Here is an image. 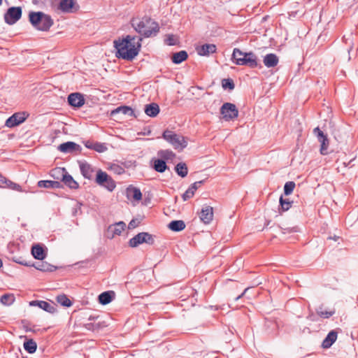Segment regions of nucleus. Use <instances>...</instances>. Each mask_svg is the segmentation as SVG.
<instances>
[{
    "instance_id": "nucleus-1",
    "label": "nucleus",
    "mask_w": 358,
    "mask_h": 358,
    "mask_svg": "<svg viewBox=\"0 0 358 358\" xmlns=\"http://www.w3.org/2000/svg\"><path fill=\"white\" fill-rule=\"evenodd\" d=\"M142 38H136L135 36L127 35L124 38H119L114 41L116 57L131 61L139 53L141 48Z\"/></svg>"
},
{
    "instance_id": "nucleus-2",
    "label": "nucleus",
    "mask_w": 358,
    "mask_h": 358,
    "mask_svg": "<svg viewBox=\"0 0 358 358\" xmlns=\"http://www.w3.org/2000/svg\"><path fill=\"white\" fill-rule=\"evenodd\" d=\"M131 25L138 33L146 38L150 37L159 31L157 23L147 17L133 19Z\"/></svg>"
},
{
    "instance_id": "nucleus-3",
    "label": "nucleus",
    "mask_w": 358,
    "mask_h": 358,
    "mask_svg": "<svg viewBox=\"0 0 358 358\" xmlns=\"http://www.w3.org/2000/svg\"><path fill=\"white\" fill-rule=\"evenodd\" d=\"M29 19L32 26L39 31H47L53 24L52 17L41 11L30 12Z\"/></svg>"
},
{
    "instance_id": "nucleus-4",
    "label": "nucleus",
    "mask_w": 358,
    "mask_h": 358,
    "mask_svg": "<svg viewBox=\"0 0 358 358\" xmlns=\"http://www.w3.org/2000/svg\"><path fill=\"white\" fill-rule=\"evenodd\" d=\"M232 59L237 65H248L251 68H255L258 65L257 57L252 52L245 53L238 48L234 49Z\"/></svg>"
},
{
    "instance_id": "nucleus-5",
    "label": "nucleus",
    "mask_w": 358,
    "mask_h": 358,
    "mask_svg": "<svg viewBox=\"0 0 358 358\" xmlns=\"http://www.w3.org/2000/svg\"><path fill=\"white\" fill-rule=\"evenodd\" d=\"M162 136L166 141L170 143L175 149L183 150L187 145V141L184 136L178 135L171 131H164Z\"/></svg>"
},
{
    "instance_id": "nucleus-6",
    "label": "nucleus",
    "mask_w": 358,
    "mask_h": 358,
    "mask_svg": "<svg viewBox=\"0 0 358 358\" xmlns=\"http://www.w3.org/2000/svg\"><path fill=\"white\" fill-rule=\"evenodd\" d=\"M55 175H57L56 178L59 179V176H61L62 181L69 187L71 189H77L78 188V183L73 178V177L68 173L66 170L64 168H57L53 170V176L55 177Z\"/></svg>"
},
{
    "instance_id": "nucleus-7",
    "label": "nucleus",
    "mask_w": 358,
    "mask_h": 358,
    "mask_svg": "<svg viewBox=\"0 0 358 358\" xmlns=\"http://www.w3.org/2000/svg\"><path fill=\"white\" fill-rule=\"evenodd\" d=\"M96 182L110 192H112L116 187L115 182L113 178L101 169L98 170L96 173Z\"/></svg>"
},
{
    "instance_id": "nucleus-8",
    "label": "nucleus",
    "mask_w": 358,
    "mask_h": 358,
    "mask_svg": "<svg viewBox=\"0 0 358 358\" xmlns=\"http://www.w3.org/2000/svg\"><path fill=\"white\" fill-rule=\"evenodd\" d=\"M220 113L226 121H230L236 119L238 115V110L234 103H225L220 108Z\"/></svg>"
},
{
    "instance_id": "nucleus-9",
    "label": "nucleus",
    "mask_w": 358,
    "mask_h": 358,
    "mask_svg": "<svg viewBox=\"0 0 358 358\" xmlns=\"http://www.w3.org/2000/svg\"><path fill=\"white\" fill-rule=\"evenodd\" d=\"M148 243L152 245L154 243L153 236L147 232H141L131 238L129 245L131 248H136L140 244Z\"/></svg>"
},
{
    "instance_id": "nucleus-10",
    "label": "nucleus",
    "mask_w": 358,
    "mask_h": 358,
    "mask_svg": "<svg viewBox=\"0 0 358 358\" xmlns=\"http://www.w3.org/2000/svg\"><path fill=\"white\" fill-rule=\"evenodd\" d=\"M313 134L317 136L318 141L320 143V152L322 155H327L328 149L329 146V141L322 131L319 127H316L313 129Z\"/></svg>"
},
{
    "instance_id": "nucleus-11",
    "label": "nucleus",
    "mask_w": 358,
    "mask_h": 358,
    "mask_svg": "<svg viewBox=\"0 0 358 358\" xmlns=\"http://www.w3.org/2000/svg\"><path fill=\"white\" fill-rule=\"evenodd\" d=\"M28 117L29 113L27 112L15 113L6 120L5 125L7 127L13 128L24 122Z\"/></svg>"
},
{
    "instance_id": "nucleus-12",
    "label": "nucleus",
    "mask_w": 358,
    "mask_h": 358,
    "mask_svg": "<svg viewBox=\"0 0 358 358\" xmlns=\"http://www.w3.org/2000/svg\"><path fill=\"white\" fill-rule=\"evenodd\" d=\"M22 16V9L20 7L9 8L4 15V20L8 24H15Z\"/></svg>"
},
{
    "instance_id": "nucleus-13",
    "label": "nucleus",
    "mask_w": 358,
    "mask_h": 358,
    "mask_svg": "<svg viewBox=\"0 0 358 358\" xmlns=\"http://www.w3.org/2000/svg\"><path fill=\"white\" fill-rule=\"evenodd\" d=\"M0 187L1 188H8L13 190H15L17 192H22V187L20 185L11 181L8 179L2 174L0 173Z\"/></svg>"
},
{
    "instance_id": "nucleus-14",
    "label": "nucleus",
    "mask_w": 358,
    "mask_h": 358,
    "mask_svg": "<svg viewBox=\"0 0 358 358\" xmlns=\"http://www.w3.org/2000/svg\"><path fill=\"white\" fill-rule=\"evenodd\" d=\"M199 217L203 223L209 224L213 218V207L210 206H204L199 213Z\"/></svg>"
},
{
    "instance_id": "nucleus-15",
    "label": "nucleus",
    "mask_w": 358,
    "mask_h": 358,
    "mask_svg": "<svg viewBox=\"0 0 358 358\" xmlns=\"http://www.w3.org/2000/svg\"><path fill=\"white\" fill-rule=\"evenodd\" d=\"M217 47L215 44H203L198 45L196 50L200 56H209L210 54L216 52Z\"/></svg>"
},
{
    "instance_id": "nucleus-16",
    "label": "nucleus",
    "mask_w": 358,
    "mask_h": 358,
    "mask_svg": "<svg viewBox=\"0 0 358 358\" xmlns=\"http://www.w3.org/2000/svg\"><path fill=\"white\" fill-rule=\"evenodd\" d=\"M69 103L73 107H80L85 103L83 96L79 93H72L68 97Z\"/></svg>"
},
{
    "instance_id": "nucleus-17",
    "label": "nucleus",
    "mask_w": 358,
    "mask_h": 358,
    "mask_svg": "<svg viewBox=\"0 0 358 358\" xmlns=\"http://www.w3.org/2000/svg\"><path fill=\"white\" fill-rule=\"evenodd\" d=\"M203 180H200L195 182L192 185H191V186L182 195V200L185 201L192 198L195 194V192L203 184Z\"/></svg>"
},
{
    "instance_id": "nucleus-18",
    "label": "nucleus",
    "mask_w": 358,
    "mask_h": 358,
    "mask_svg": "<svg viewBox=\"0 0 358 358\" xmlns=\"http://www.w3.org/2000/svg\"><path fill=\"white\" fill-rule=\"evenodd\" d=\"M126 194L128 199H134L139 201L142 199V194L141 190L135 187L129 186L126 189Z\"/></svg>"
},
{
    "instance_id": "nucleus-19",
    "label": "nucleus",
    "mask_w": 358,
    "mask_h": 358,
    "mask_svg": "<svg viewBox=\"0 0 358 358\" xmlns=\"http://www.w3.org/2000/svg\"><path fill=\"white\" fill-rule=\"evenodd\" d=\"M75 5V0H59L58 9L64 13H72Z\"/></svg>"
},
{
    "instance_id": "nucleus-20",
    "label": "nucleus",
    "mask_w": 358,
    "mask_h": 358,
    "mask_svg": "<svg viewBox=\"0 0 358 358\" xmlns=\"http://www.w3.org/2000/svg\"><path fill=\"white\" fill-rule=\"evenodd\" d=\"M31 255L35 259L38 260H43L46 257V252L40 244H35L32 246Z\"/></svg>"
},
{
    "instance_id": "nucleus-21",
    "label": "nucleus",
    "mask_w": 358,
    "mask_h": 358,
    "mask_svg": "<svg viewBox=\"0 0 358 358\" xmlns=\"http://www.w3.org/2000/svg\"><path fill=\"white\" fill-rule=\"evenodd\" d=\"M80 169L82 175L87 179H92L94 175V169L87 162L80 163Z\"/></svg>"
},
{
    "instance_id": "nucleus-22",
    "label": "nucleus",
    "mask_w": 358,
    "mask_h": 358,
    "mask_svg": "<svg viewBox=\"0 0 358 358\" xmlns=\"http://www.w3.org/2000/svg\"><path fill=\"white\" fill-rule=\"evenodd\" d=\"M338 337V332L335 330L331 331L324 339L322 346L323 348H330L333 343L336 341Z\"/></svg>"
},
{
    "instance_id": "nucleus-23",
    "label": "nucleus",
    "mask_w": 358,
    "mask_h": 358,
    "mask_svg": "<svg viewBox=\"0 0 358 358\" xmlns=\"http://www.w3.org/2000/svg\"><path fill=\"white\" fill-rule=\"evenodd\" d=\"M31 306H38L40 308L50 313H54L56 311V308L54 306L51 305L47 301H33L30 303Z\"/></svg>"
},
{
    "instance_id": "nucleus-24",
    "label": "nucleus",
    "mask_w": 358,
    "mask_h": 358,
    "mask_svg": "<svg viewBox=\"0 0 358 358\" xmlns=\"http://www.w3.org/2000/svg\"><path fill=\"white\" fill-rule=\"evenodd\" d=\"M278 57L276 56V55L273 53L266 55L264 57L263 60L264 65L268 68L274 67L277 66L278 64Z\"/></svg>"
},
{
    "instance_id": "nucleus-25",
    "label": "nucleus",
    "mask_w": 358,
    "mask_h": 358,
    "mask_svg": "<svg viewBox=\"0 0 358 358\" xmlns=\"http://www.w3.org/2000/svg\"><path fill=\"white\" fill-rule=\"evenodd\" d=\"M145 113L150 117H155L159 113V107L155 103L148 104L145 107Z\"/></svg>"
},
{
    "instance_id": "nucleus-26",
    "label": "nucleus",
    "mask_w": 358,
    "mask_h": 358,
    "mask_svg": "<svg viewBox=\"0 0 358 358\" xmlns=\"http://www.w3.org/2000/svg\"><path fill=\"white\" fill-rule=\"evenodd\" d=\"M126 224L124 222H119L113 226H110L108 231L113 232L111 238H113L115 235H120L121 233L124 230Z\"/></svg>"
},
{
    "instance_id": "nucleus-27",
    "label": "nucleus",
    "mask_w": 358,
    "mask_h": 358,
    "mask_svg": "<svg viewBox=\"0 0 358 358\" xmlns=\"http://www.w3.org/2000/svg\"><path fill=\"white\" fill-rule=\"evenodd\" d=\"M188 55L186 51L181 50L176 52L172 56V62L175 64H180L187 59Z\"/></svg>"
},
{
    "instance_id": "nucleus-28",
    "label": "nucleus",
    "mask_w": 358,
    "mask_h": 358,
    "mask_svg": "<svg viewBox=\"0 0 358 358\" xmlns=\"http://www.w3.org/2000/svg\"><path fill=\"white\" fill-rule=\"evenodd\" d=\"M153 168L159 173H164L168 168L166 162L162 159H153Z\"/></svg>"
},
{
    "instance_id": "nucleus-29",
    "label": "nucleus",
    "mask_w": 358,
    "mask_h": 358,
    "mask_svg": "<svg viewBox=\"0 0 358 358\" xmlns=\"http://www.w3.org/2000/svg\"><path fill=\"white\" fill-rule=\"evenodd\" d=\"M38 186L43 188H59L60 182L52 180H40L38 182Z\"/></svg>"
},
{
    "instance_id": "nucleus-30",
    "label": "nucleus",
    "mask_w": 358,
    "mask_h": 358,
    "mask_svg": "<svg viewBox=\"0 0 358 358\" xmlns=\"http://www.w3.org/2000/svg\"><path fill=\"white\" fill-rule=\"evenodd\" d=\"M169 228L173 231H180L185 228V224L182 220H174L169 224Z\"/></svg>"
},
{
    "instance_id": "nucleus-31",
    "label": "nucleus",
    "mask_w": 358,
    "mask_h": 358,
    "mask_svg": "<svg viewBox=\"0 0 358 358\" xmlns=\"http://www.w3.org/2000/svg\"><path fill=\"white\" fill-rule=\"evenodd\" d=\"M77 144L73 142H66L59 145L58 149L62 152H70L76 149Z\"/></svg>"
},
{
    "instance_id": "nucleus-32",
    "label": "nucleus",
    "mask_w": 358,
    "mask_h": 358,
    "mask_svg": "<svg viewBox=\"0 0 358 358\" xmlns=\"http://www.w3.org/2000/svg\"><path fill=\"white\" fill-rule=\"evenodd\" d=\"M175 170L178 176H180L182 178H185L187 176L188 173V169L185 163H178L176 167Z\"/></svg>"
},
{
    "instance_id": "nucleus-33",
    "label": "nucleus",
    "mask_w": 358,
    "mask_h": 358,
    "mask_svg": "<svg viewBox=\"0 0 358 358\" xmlns=\"http://www.w3.org/2000/svg\"><path fill=\"white\" fill-rule=\"evenodd\" d=\"M36 343L32 339H29L24 343V348L29 353L35 352L36 350Z\"/></svg>"
},
{
    "instance_id": "nucleus-34",
    "label": "nucleus",
    "mask_w": 358,
    "mask_h": 358,
    "mask_svg": "<svg viewBox=\"0 0 358 358\" xmlns=\"http://www.w3.org/2000/svg\"><path fill=\"white\" fill-rule=\"evenodd\" d=\"M56 301L64 307H70L72 305L71 300L65 294H60L56 297Z\"/></svg>"
},
{
    "instance_id": "nucleus-35",
    "label": "nucleus",
    "mask_w": 358,
    "mask_h": 358,
    "mask_svg": "<svg viewBox=\"0 0 358 358\" xmlns=\"http://www.w3.org/2000/svg\"><path fill=\"white\" fill-rule=\"evenodd\" d=\"M0 301L5 306H10L15 301V296L13 294H6L1 296Z\"/></svg>"
},
{
    "instance_id": "nucleus-36",
    "label": "nucleus",
    "mask_w": 358,
    "mask_h": 358,
    "mask_svg": "<svg viewBox=\"0 0 358 358\" xmlns=\"http://www.w3.org/2000/svg\"><path fill=\"white\" fill-rule=\"evenodd\" d=\"M121 113L124 115H133L134 111L129 106H120L112 111V114Z\"/></svg>"
},
{
    "instance_id": "nucleus-37",
    "label": "nucleus",
    "mask_w": 358,
    "mask_h": 358,
    "mask_svg": "<svg viewBox=\"0 0 358 358\" xmlns=\"http://www.w3.org/2000/svg\"><path fill=\"white\" fill-rule=\"evenodd\" d=\"M112 301V297L108 292L101 293L99 296V301L101 304L106 305Z\"/></svg>"
},
{
    "instance_id": "nucleus-38",
    "label": "nucleus",
    "mask_w": 358,
    "mask_h": 358,
    "mask_svg": "<svg viewBox=\"0 0 358 358\" xmlns=\"http://www.w3.org/2000/svg\"><path fill=\"white\" fill-rule=\"evenodd\" d=\"M92 149L98 152H104L107 150L108 148L105 143H94L92 146Z\"/></svg>"
},
{
    "instance_id": "nucleus-39",
    "label": "nucleus",
    "mask_w": 358,
    "mask_h": 358,
    "mask_svg": "<svg viewBox=\"0 0 358 358\" xmlns=\"http://www.w3.org/2000/svg\"><path fill=\"white\" fill-rule=\"evenodd\" d=\"M31 266L35 267L37 270H39V271H41L43 272L52 271L51 268V266L48 264H45V263L32 264Z\"/></svg>"
},
{
    "instance_id": "nucleus-40",
    "label": "nucleus",
    "mask_w": 358,
    "mask_h": 358,
    "mask_svg": "<svg viewBox=\"0 0 358 358\" xmlns=\"http://www.w3.org/2000/svg\"><path fill=\"white\" fill-rule=\"evenodd\" d=\"M295 187V183L292 181L287 182L284 186L285 194H290Z\"/></svg>"
},
{
    "instance_id": "nucleus-41",
    "label": "nucleus",
    "mask_w": 358,
    "mask_h": 358,
    "mask_svg": "<svg viewBox=\"0 0 358 358\" xmlns=\"http://www.w3.org/2000/svg\"><path fill=\"white\" fill-rule=\"evenodd\" d=\"M222 87L224 89L229 88L233 90L234 88V83L231 79H223L222 81Z\"/></svg>"
},
{
    "instance_id": "nucleus-42",
    "label": "nucleus",
    "mask_w": 358,
    "mask_h": 358,
    "mask_svg": "<svg viewBox=\"0 0 358 358\" xmlns=\"http://www.w3.org/2000/svg\"><path fill=\"white\" fill-rule=\"evenodd\" d=\"M280 206L283 210H287L291 207V202L288 200L284 199L282 196L280 199Z\"/></svg>"
},
{
    "instance_id": "nucleus-43",
    "label": "nucleus",
    "mask_w": 358,
    "mask_h": 358,
    "mask_svg": "<svg viewBox=\"0 0 358 358\" xmlns=\"http://www.w3.org/2000/svg\"><path fill=\"white\" fill-rule=\"evenodd\" d=\"M318 315L323 318H329L334 314V311L320 310L317 311Z\"/></svg>"
},
{
    "instance_id": "nucleus-44",
    "label": "nucleus",
    "mask_w": 358,
    "mask_h": 358,
    "mask_svg": "<svg viewBox=\"0 0 358 358\" xmlns=\"http://www.w3.org/2000/svg\"><path fill=\"white\" fill-rule=\"evenodd\" d=\"M159 155L164 158H170L171 157H173L175 155L171 151L169 150H162L159 152Z\"/></svg>"
},
{
    "instance_id": "nucleus-45",
    "label": "nucleus",
    "mask_w": 358,
    "mask_h": 358,
    "mask_svg": "<svg viewBox=\"0 0 358 358\" xmlns=\"http://www.w3.org/2000/svg\"><path fill=\"white\" fill-rule=\"evenodd\" d=\"M176 38L173 35H169L166 39V42L169 45H175L176 43Z\"/></svg>"
},
{
    "instance_id": "nucleus-46",
    "label": "nucleus",
    "mask_w": 358,
    "mask_h": 358,
    "mask_svg": "<svg viewBox=\"0 0 358 358\" xmlns=\"http://www.w3.org/2000/svg\"><path fill=\"white\" fill-rule=\"evenodd\" d=\"M140 222L137 220H135V219H133L129 223V225H128V228L129 229H135L136 227H137L139 224Z\"/></svg>"
},
{
    "instance_id": "nucleus-47",
    "label": "nucleus",
    "mask_w": 358,
    "mask_h": 358,
    "mask_svg": "<svg viewBox=\"0 0 358 358\" xmlns=\"http://www.w3.org/2000/svg\"><path fill=\"white\" fill-rule=\"evenodd\" d=\"M248 288L245 289V290L243 291V292L241 295H239L238 296H237V297L235 299V300H236V301H237V300H238L239 299H241V297H242V296L245 294V292H247V290H248Z\"/></svg>"
},
{
    "instance_id": "nucleus-48",
    "label": "nucleus",
    "mask_w": 358,
    "mask_h": 358,
    "mask_svg": "<svg viewBox=\"0 0 358 358\" xmlns=\"http://www.w3.org/2000/svg\"><path fill=\"white\" fill-rule=\"evenodd\" d=\"M93 144H94V143L87 142L85 144V145H86L87 148L92 149V146Z\"/></svg>"
},
{
    "instance_id": "nucleus-49",
    "label": "nucleus",
    "mask_w": 358,
    "mask_h": 358,
    "mask_svg": "<svg viewBox=\"0 0 358 358\" xmlns=\"http://www.w3.org/2000/svg\"><path fill=\"white\" fill-rule=\"evenodd\" d=\"M338 238H339V237L336 236H334L333 238L332 237H329V239H333L334 241H337Z\"/></svg>"
},
{
    "instance_id": "nucleus-50",
    "label": "nucleus",
    "mask_w": 358,
    "mask_h": 358,
    "mask_svg": "<svg viewBox=\"0 0 358 358\" xmlns=\"http://www.w3.org/2000/svg\"><path fill=\"white\" fill-rule=\"evenodd\" d=\"M21 264H23V265H25V266H30L29 264H27V262H20Z\"/></svg>"
},
{
    "instance_id": "nucleus-51",
    "label": "nucleus",
    "mask_w": 358,
    "mask_h": 358,
    "mask_svg": "<svg viewBox=\"0 0 358 358\" xmlns=\"http://www.w3.org/2000/svg\"><path fill=\"white\" fill-rule=\"evenodd\" d=\"M2 0H0V5L1 4Z\"/></svg>"
}]
</instances>
